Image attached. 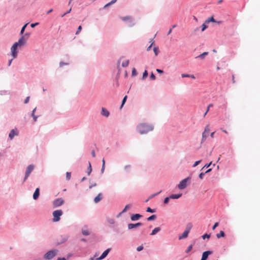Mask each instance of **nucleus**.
I'll use <instances>...</instances> for the list:
<instances>
[{
    "mask_svg": "<svg viewBox=\"0 0 260 260\" xmlns=\"http://www.w3.org/2000/svg\"><path fill=\"white\" fill-rule=\"evenodd\" d=\"M102 199V193H100L98 194V195L95 197L94 199V202L95 203H99Z\"/></svg>",
    "mask_w": 260,
    "mask_h": 260,
    "instance_id": "412c9836",
    "label": "nucleus"
},
{
    "mask_svg": "<svg viewBox=\"0 0 260 260\" xmlns=\"http://www.w3.org/2000/svg\"><path fill=\"white\" fill-rule=\"evenodd\" d=\"M205 174V172H201V173H200V174L199 175V178L201 179H202L203 178Z\"/></svg>",
    "mask_w": 260,
    "mask_h": 260,
    "instance_id": "13d9d810",
    "label": "nucleus"
},
{
    "mask_svg": "<svg viewBox=\"0 0 260 260\" xmlns=\"http://www.w3.org/2000/svg\"><path fill=\"white\" fill-rule=\"evenodd\" d=\"M107 221L109 223V224H114L115 223V220L113 218H107Z\"/></svg>",
    "mask_w": 260,
    "mask_h": 260,
    "instance_id": "ea45409f",
    "label": "nucleus"
},
{
    "mask_svg": "<svg viewBox=\"0 0 260 260\" xmlns=\"http://www.w3.org/2000/svg\"><path fill=\"white\" fill-rule=\"evenodd\" d=\"M105 169V167L102 166L101 170V174H103Z\"/></svg>",
    "mask_w": 260,
    "mask_h": 260,
    "instance_id": "338daca9",
    "label": "nucleus"
},
{
    "mask_svg": "<svg viewBox=\"0 0 260 260\" xmlns=\"http://www.w3.org/2000/svg\"><path fill=\"white\" fill-rule=\"evenodd\" d=\"M56 260H67L65 257H58Z\"/></svg>",
    "mask_w": 260,
    "mask_h": 260,
    "instance_id": "774afa93",
    "label": "nucleus"
},
{
    "mask_svg": "<svg viewBox=\"0 0 260 260\" xmlns=\"http://www.w3.org/2000/svg\"><path fill=\"white\" fill-rule=\"evenodd\" d=\"M117 1V0H112L110 2H109V3H107V4H106V5L104 6L103 9H107V8H108V7H109V6H110L111 5H113V4H115V3L116 2V1Z\"/></svg>",
    "mask_w": 260,
    "mask_h": 260,
    "instance_id": "393cba45",
    "label": "nucleus"
},
{
    "mask_svg": "<svg viewBox=\"0 0 260 260\" xmlns=\"http://www.w3.org/2000/svg\"><path fill=\"white\" fill-rule=\"evenodd\" d=\"M143 223L142 222H137L136 223H130L127 224V228L128 230H132L140 226H142Z\"/></svg>",
    "mask_w": 260,
    "mask_h": 260,
    "instance_id": "9d476101",
    "label": "nucleus"
},
{
    "mask_svg": "<svg viewBox=\"0 0 260 260\" xmlns=\"http://www.w3.org/2000/svg\"><path fill=\"white\" fill-rule=\"evenodd\" d=\"M69 238V236L67 234L61 235L60 238L58 239L57 242L56 243V245L58 246L65 243L68 240Z\"/></svg>",
    "mask_w": 260,
    "mask_h": 260,
    "instance_id": "6e6552de",
    "label": "nucleus"
},
{
    "mask_svg": "<svg viewBox=\"0 0 260 260\" xmlns=\"http://www.w3.org/2000/svg\"><path fill=\"white\" fill-rule=\"evenodd\" d=\"M120 18L123 21L128 22V26L129 27H132L135 25V22L131 16H126L121 17Z\"/></svg>",
    "mask_w": 260,
    "mask_h": 260,
    "instance_id": "39448f33",
    "label": "nucleus"
},
{
    "mask_svg": "<svg viewBox=\"0 0 260 260\" xmlns=\"http://www.w3.org/2000/svg\"><path fill=\"white\" fill-rule=\"evenodd\" d=\"M191 177L190 176H188L186 178L182 180L180 183L178 184V187L179 189L182 190L185 189L187 186V182L190 180Z\"/></svg>",
    "mask_w": 260,
    "mask_h": 260,
    "instance_id": "20e7f679",
    "label": "nucleus"
},
{
    "mask_svg": "<svg viewBox=\"0 0 260 260\" xmlns=\"http://www.w3.org/2000/svg\"><path fill=\"white\" fill-rule=\"evenodd\" d=\"M29 98H30L29 96H27L26 98V99H25V100L24 101V103L25 104H26L29 102Z\"/></svg>",
    "mask_w": 260,
    "mask_h": 260,
    "instance_id": "e2e57ef3",
    "label": "nucleus"
},
{
    "mask_svg": "<svg viewBox=\"0 0 260 260\" xmlns=\"http://www.w3.org/2000/svg\"><path fill=\"white\" fill-rule=\"evenodd\" d=\"M150 79L151 80H155L156 79V77L153 72H151L150 75Z\"/></svg>",
    "mask_w": 260,
    "mask_h": 260,
    "instance_id": "a18cd8bd",
    "label": "nucleus"
},
{
    "mask_svg": "<svg viewBox=\"0 0 260 260\" xmlns=\"http://www.w3.org/2000/svg\"><path fill=\"white\" fill-rule=\"evenodd\" d=\"M58 252V250L56 249L50 250L47 251L44 255V258L45 259L50 260L55 257Z\"/></svg>",
    "mask_w": 260,
    "mask_h": 260,
    "instance_id": "f03ea898",
    "label": "nucleus"
},
{
    "mask_svg": "<svg viewBox=\"0 0 260 260\" xmlns=\"http://www.w3.org/2000/svg\"><path fill=\"white\" fill-rule=\"evenodd\" d=\"M69 64L68 63H67V62H63V61H60L59 62V67H63V66H65V65H68Z\"/></svg>",
    "mask_w": 260,
    "mask_h": 260,
    "instance_id": "4d7b16f0",
    "label": "nucleus"
},
{
    "mask_svg": "<svg viewBox=\"0 0 260 260\" xmlns=\"http://www.w3.org/2000/svg\"><path fill=\"white\" fill-rule=\"evenodd\" d=\"M142 217V215L139 213L133 214L131 216V220L132 221H135L138 220L141 217Z\"/></svg>",
    "mask_w": 260,
    "mask_h": 260,
    "instance_id": "4468645a",
    "label": "nucleus"
},
{
    "mask_svg": "<svg viewBox=\"0 0 260 260\" xmlns=\"http://www.w3.org/2000/svg\"><path fill=\"white\" fill-rule=\"evenodd\" d=\"M25 44V40L24 36H21L18 42H15L14 44L18 48L21 47Z\"/></svg>",
    "mask_w": 260,
    "mask_h": 260,
    "instance_id": "1a4fd4ad",
    "label": "nucleus"
},
{
    "mask_svg": "<svg viewBox=\"0 0 260 260\" xmlns=\"http://www.w3.org/2000/svg\"><path fill=\"white\" fill-rule=\"evenodd\" d=\"M156 218V215L155 214H153V215L150 216L149 217H148L147 218V221H152V220L155 219Z\"/></svg>",
    "mask_w": 260,
    "mask_h": 260,
    "instance_id": "473e14b6",
    "label": "nucleus"
},
{
    "mask_svg": "<svg viewBox=\"0 0 260 260\" xmlns=\"http://www.w3.org/2000/svg\"><path fill=\"white\" fill-rule=\"evenodd\" d=\"M36 109H37V108L36 107V108H35V109H34L32 110V111H31V116H33L35 115V111H36Z\"/></svg>",
    "mask_w": 260,
    "mask_h": 260,
    "instance_id": "69168bd1",
    "label": "nucleus"
},
{
    "mask_svg": "<svg viewBox=\"0 0 260 260\" xmlns=\"http://www.w3.org/2000/svg\"><path fill=\"white\" fill-rule=\"evenodd\" d=\"M170 199H171L170 198V196L165 198L164 200V203L165 204H168V203L169 202Z\"/></svg>",
    "mask_w": 260,
    "mask_h": 260,
    "instance_id": "a19ab883",
    "label": "nucleus"
},
{
    "mask_svg": "<svg viewBox=\"0 0 260 260\" xmlns=\"http://www.w3.org/2000/svg\"><path fill=\"white\" fill-rule=\"evenodd\" d=\"M28 23H25L21 28V30H20V35H23L24 34V31H25V29L27 26V25L28 24Z\"/></svg>",
    "mask_w": 260,
    "mask_h": 260,
    "instance_id": "c756f323",
    "label": "nucleus"
},
{
    "mask_svg": "<svg viewBox=\"0 0 260 260\" xmlns=\"http://www.w3.org/2000/svg\"><path fill=\"white\" fill-rule=\"evenodd\" d=\"M188 231L185 230L183 234L179 236V239L181 240L187 238L188 237Z\"/></svg>",
    "mask_w": 260,
    "mask_h": 260,
    "instance_id": "a211bd4d",
    "label": "nucleus"
},
{
    "mask_svg": "<svg viewBox=\"0 0 260 260\" xmlns=\"http://www.w3.org/2000/svg\"><path fill=\"white\" fill-rule=\"evenodd\" d=\"M132 207V205L131 204H127L126 205L125 207L124 208V209L122 210V211H121V213H125L126 212L127 210H128L131 207Z\"/></svg>",
    "mask_w": 260,
    "mask_h": 260,
    "instance_id": "7c9ffc66",
    "label": "nucleus"
},
{
    "mask_svg": "<svg viewBox=\"0 0 260 260\" xmlns=\"http://www.w3.org/2000/svg\"><path fill=\"white\" fill-rule=\"evenodd\" d=\"M148 73L147 70H145L144 72L143 73V75L142 77V80H145L148 76Z\"/></svg>",
    "mask_w": 260,
    "mask_h": 260,
    "instance_id": "2f4dec72",
    "label": "nucleus"
},
{
    "mask_svg": "<svg viewBox=\"0 0 260 260\" xmlns=\"http://www.w3.org/2000/svg\"><path fill=\"white\" fill-rule=\"evenodd\" d=\"M128 64H129V60H126L122 62L121 66L122 67L125 68L128 66Z\"/></svg>",
    "mask_w": 260,
    "mask_h": 260,
    "instance_id": "e433bc0d",
    "label": "nucleus"
},
{
    "mask_svg": "<svg viewBox=\"0 0 260 260\" xmlns=\"http://www.w3.org/2000/svg\"><path fill=\"white\" fill-rule=\"evenodd\" d=\"M18 135V132L17 131H15L14 129H12L11 130L9 134V138L11 140H12L15 136H17Z\"/></svg>",
    "mask_w": 260,
    "mask_h": 260,
    "instance_id": "2eb2a0df",
    "label": "nucleus"
},
{
    "mask_svg": "<svg viewBox=\"0 0 260 260\" xmlns=\"http://www.w3.org/2000/svg\"><path fill=\"white\" fill-rule=\"evenodd\" d=\"M101 114L106 117H108L110 115V112L105 108L103 107L101 110Z\"/></svg>",
    "mask_w": 260,
    "mask_h": 260,
    "instance_id": "f3484780",
    "label": "nucleus"
},
{
    "mask_svg": "<svg viewBox=\"0 0 260 260\" xmlns=\"http://www.w3.org/2000/svg\"><path fill=\"white\" fill-rule=\"evenodd\" d=\"M182 193H177V194H172L170 195V198L171 199H178L182 196Z\"/></svg>",
    "mask_w": 260,
    "mask_h": 260,
    "instance_id": "aec40b11",
    "label": "nucleus"
},
{
    "mask_svg": "<svg viewBox=\"0 0 260 260\" xmlns=\"http://www.w3.org/2000/svg\"><path fill=\"white\" fill-rule=\"evenodd\" d=\"M181 77L182 78H191V79H194L196 78L195 76L193 74H182Z\"/></svg>",
    "mask_w": 260,
    "mask_h": 260,
    "instance_id": "5701e85b",
    "label": "nucleus"
},
{
    "mask_svg": "<svg viewBox=\"0 0 260 260\" xmlns=\"http://www.w3.org/2000/svg\"><path fill=\"white\" fill-rule=\"evenodd\" d=\"M143 249H144V247H143V245H140V246L137 247V250L139 252V251H142Z\"/></svg>",
    "mask_w": 260,
    "mask_h": 260,
    "instance_id": "5fc2aeb1",
    "label": "nucleus"
},
{
    "mask_svg": "<svg viewBox=\"0 0 260 260\" xmlns=\"http://www.w3.org/2000/svg\"><path fill=\"white\" fill-rule=\"evenodd\" d=\"M82 234L84 236H88L90 235V233L87 230L82 229Z\"/></svg>",
    "mask_w": 260,
    "mask_h": 260,
    "instance_id": "c9c22d12",
    "label": "nucleus"
},
{
    "mask_svg": "<svg viewBox=\"0 0 260 260\" xmlns=\"http://www.w3.org/2000/svg\"><path fill=\"white\" fill-rule=\"evenodd\" d=\"M32 118H33V120L35 122H36L37 121V119H38V118L39 117V116H37V115H34L33 116H32Z\"/></svg>",
    "mask_w": 260,
    "mask_h": 260,
    "instance_id": "0e129e2a",
    "label": "nucleus"
},
{
    "mask_svg": "<svg viewBox=\"0 0 260 260\" xmlns=\"http://www.w3.org/2000/svg\"><path fill=\"white\" fill-rule=\"evenodd\" d=\"M131 168V166L129 165H125L124 167V170L127 172H129Z\"/></svg>",
    "mask_w": 260,
    "mask_h": 260,
    "instance_id": "c03bdc74",
    "label": "nucleus"
},
{
    "mask_svg": "<svg viewBox=\"0 0 260 260\" xmlns=\"http://www.w3.org/2000/svg\"><path fill=\"white\" fill-rule=\"evenodd\" d=\"M111 248H108L106 250H105L102 254L101 255V256L98 258H96V260H102L105 258L108 254V253L111 251Z\"/></svg>",
    "mask_w": 260,
    "mask_h": 260,
    "instance_id": "9b49d317",
    "label": "nucleus"
},
{
    "mask_svg": "<svg viewBox=\"0 0 260 260\" xmlns=\"http://www.w3.org/2000/svg\"><path fill=\"white\" fill-rule=\"evenodd\" d=\"M225 236V234L223 231H220L219 233L217 234L216 237L217 238H220L221 237H224Z\"/></svg>",
    "mask_w": 260,
    "mask_h": 260,
    "instance_id": "c85d7f7f",
    "label": "nucleus"
},
{
    "mask_svg": "<svg viewBox=\"0 0 260 260\" xmlns=\"http://www.w3.org/2000/svg\"><path fill=\"white\" fill-rule=\"evenodd\" d=\"M192 228V224L191 223H189L187 224L185 230H188V233H189L190 229Z\"/></svg>",
    "mask_w": 260,
    "mask_h": 260,
    "instance_id": "79ce46f5",
    "label": "nucleus"
},
{
    "mask_svg": "<svg viewBox=\"0 0 260 260\" xmlns=\"http://www.w3.org/2000/svg\"><path fill=\"white\" fill-rule=\"evenodd\" d=\"M92 172L91 165L90 161H88V167L87 168V174L88 175H90Z\"/></svg>",
    "mask_w": 260,
    "mask_h": 260,
    "instance_id": "cd10ccee",
    "label": "nucleus"
},
{
    "mask_svg": "<svg viewBox=\"0 0 260 260\" xmlns=\"http://www.w3.org/2000/svg\"><path fill=\"white\" fill-rule=\"evenodd\" d=\"M210 237V234H204L203 236H202V238L203 239H205L206 238H209Z\"/></svg>",
    "mask_w": 260,
    "mask_h": 260,
    "instance_id": "09e8293b",
    "label": "nucleus"
},
{
    "mask_svg": "<svg viewBox=\"0 0 260 260\" xmlns=\"http://www.w3.org/2000/svg\"><path fill=\"white\" fill-rule=\"evenodd\" d=\"M71 11H72V7L70 8V9L69 10H68L66 12H64V13L60 15L61 17H63L67 14H69L71 12Z\"/></svg>",
    "mask_w": 260,
    "mask_h": 260,
    "instance_id": "58836bf2",
    "label": "nucleus"
},
{
    "mask_svg": "<svg viewBox=\"0 0 260 260\" xmlns=\"http://www.w3.org/2000/svg\"><path fill=\"white\" fill-rule=\"evenodd\" d=\"M161 230V229L160 227H156L150 233L151 236H153L156 235L158 232H159Z\"/></svg>",
    "mask_w": 260,
    "mask_h": 260,
    "instance_id": "6ab92c4d",
    "label": "nucleus"
},
{
    "mask_svg": "<svg viewBox=\"0 0 260 260\" xmlns=\"http://www.w3.org/2000/svg\"><path fill=\"white\" fill-rule=\"evenodd\" d=\"M82 29V26L79 25L77 28L76 32V35H78L81 31Z\"/></svg>",
    "mask_w": 260,
    "mask_h": 260,
    "instance_id": "de8ad7c7",
    "label": "nucleus"
},
{
    "mask_svg": "<svg viewBox=\"0 0 260 260\" xmlns=\"http://www.w3.org/2000/svg\"><path fill=\"white\" fill-rule=\"evenodd\" d=\"M208 135H209L208 134H207L206 133L204 132H203L202 138V140H201V145L204 142V141H205V140L208 137Z\"/></svg>",
    "mask_w": 260,
    "mask_h": 260,
    "instance_id": "b1692460",
    "label": "nucleus"
},
{
    "mask_svg": "<svg viewBox=\"0 0 260 260\" xmlns=\"http://www.w3.org/2000/svg\"><path fill=\"white\" fill-rule=\"evenodd\" d=\"M127 95H125L123 97V99L122 100V102H121V105L120 106V109H121L123 108L124 105L125 104V102H126V101L127 100Z\"/></svg>",
    "mask_w": 260,
    "mask_h": 260,
    "instance_id": "a878e982",
    "label": "nucleus"
},
{
    "mask_svg": "<svg viewBox=\"0 0 260 260\" xmlns=\"http://www.w3.org/2000/svg\"><path fill=\"white\" fill-rule=\"evenodd\" d=\"M151 41L152 42V43H151V44H150V45L147 47V51H149V50L151 49V47H152V45L153 44V43H154V42L153 41V39H151Z\"/></svg>",
    "mask_w": 260,
    "mask_h": 260,
    "instance_id": "8fccbe9b",
    "label": "nucleus"
},
{
    "mask_svg": "<svg viewBox=\"0 0 260 260\" xmlns=\"http://www.w3.org/2000/svg\"><path fill=\"white\" fill-rule=\"evenodd\" d=\"M210 22H216V20L214 18L213 16L209 17L208 19L206 20L205 23H209Z\"/></svg>",
    "mask_w": 260,
    "mask_h": 260,
    "instance_id": "bb28decb",
    "label": "nucleus"
},
{
    "mask_svg": "<svg viewBox=\"0 0 260 260\" xmlns=\"http://www.w3.org/2000/svg\"><path fill=\"white\" fill-rule=\"evenodd\" d=\"M153 51L155 54V55L157 56L159 52V48L158 47H154L153 48Z\"/></svg>",
    "mask_w": 260,
    "mask_h": 260,
    "instance_id": "f704fd0d",
    "label": "nucleus"
},
{
    "mask_svg": "<svg viewBox=\"0 0 260 260\" xmlns=\"http://www.w3.org/2000/svg\"><path fill=\"white\" fill-rule=\"evenodd\" d=\"M219 225V223L216 222L214 223V224L213 225L212 229L213 230H214L216 227H217Z\"/></svg>",
    "mask_w": 260,
    "mask_h": 260,
    "instance_id": "052dcab7",
    "label": "nucleus"
},
{
    "mask_svg": "<svg viewBox=\"0 0 260 260\" xmlns=\"http://www.w3.org/2000/svg\"><path fill=\"white\" fill-rule=\"evenodd\" d=\"M192 245L191 244L187 247V249L186 250V251H185L186 253L189 252L192 249Z\"/></svg>",
    "mask_w": 260,
    "mask_h": 260,
    "instance_id": "6e6d98bb",
    "label": "nucleus"
},
{
    "mask_svg": "<svg viewBox=\"0 0 260 260\" xmlns=\"http://www.w3.org/2000/svg\"><path fill=\"white\" fill-rule=\"evenodd\" d=\"M213 253L212 251L207 250L202 253V256L201 260H207L209 255Z\"/></svg>",
    "mask_w": 260,
    "mask_h": 260,
    "instance_id": "ddd939ff",
    "label": "nucleus"
},
{
    "mask_svg": "<svg viewBox=\"0 0 260 260\" xmlns=\"http://www.w3.org/2000/svg\"><path fill=\"white\" fill-rule=\"evenodd\" d=\"M40 196V189L39 188H37L35 189V191L33 194V199L35 200H37Z\"/></svg>",
    "mask_w": 260,
    "mask_h": 260,
    "instance_id": "dca6fc26",
    "label": "nucleus"
},
{
    "mask_svg": "<svg viewBox=\"0 0 260 260\" xmlns=\"http://www.w3.org/2000/svg\"><path fill=\"white\" fill-rule=\"evenodd\" d=\"M17 48H18L14 44H13L11 48V55L14 58H16L17 56Z\"/></svg>",
    "mask_w": 260,
    "mask_h": 260,
    "instance_id": "f8f14e48",
    "label": "nucleus"
},
{
    "mask_svg": "<svg viewBox=\"0 0 260 260\" xmlns=\"http://www.w3.org/2000/svg\"><path fill=\"white\" fill-rule=\"evenodd\" d=\"M71 173L67 172L66 173V179L67 180H69L71 179Z\"/></svg>",
    "mask_w": 260,
    "mask_h": 260,
    "instance_id": "37998d69",
    "label": "nucleus"
},
{
    "mask_svg": "<svg viewBox=\"0 0 260 260\" xmlns=\"http://www.w3.org/2000/svg\"><path fill=\"white\" fill-rule=\"evenodd\" d=\"M156 72L160 74H163L164 73V71L162 70H161V69H156Z\"/></svg>",
    "mask_w": 260,
    "mask_h": 260,
    "instance_id": "680f3d73",
    "label": "nucleus"
},
{
    "mask_svg": "<svg viewBox=\"0 0 260 260\" xmlns=\"http://www.w3.org/2000/svg\"><path fill=\"white\" fill-rule=\"evenodd\" d=\"M207 23H205V22L202 25L201 27H202V28H201V31H204L207 27H208V26L207 25Z\"/></svg>",
    "mask_w": 260,
    "mask_h": 260,
    "instance_id": "4c0bfd02",
    "label": "nucleus"
},
{
    "mask_svg": "<svg viewBox=\"0 0 260 260\" xmlns=\"http://www.w3.org/2000/svg\"><path fill=\"white\" fill-rule=\"evenodd\" d=\"M137 75V70L135 68H133L132 69V75L133 76H135Z\"/></svg>",
    "mask_w": 260,
    "mask_h": 260,
    "instance_id": "49530a36",
    "label": "nucleus"
},
{
    "mask_svg": "<svg viewBox=\"0 0 260 260\" xmlns=\"http://www.w3.org/2000/svg\"><path fill=\"white\" fill-rule=\"evenodd\" d=\"M136 131L141 135H145L154 129V125L151 123L141 122L136 128Z\"/></svg>",
    "mask_w": 260,
    "mask_h": 260,
    "instance_id": "f257e3e1",
    "label": "nucleus"
},
{
    "mask_svg": "<svg viewBox=\"0 0 260 260\" xmlns=\"http://www.w3.org/2000/svg\"><path fill=\"white\" fill-rule=\"evenodd\" d=\"M64 203V201L62 198H57L53 201V203H52L53 207L54 208H57V207H60L61 205H62Z\"/></svg>",
    "mask_w": 260,
    "mask_h": 260,
    "instance_id": "0eeeda50",
    "label": "nucleus"
},
{
    "mask_svg": "<svg viewBox=\"0 0 260 260\" xmlns=\"http://www.w3.org/2000/svg\"><path fill=\"white\" fill-rule=\"evenodd\" d=\"M39 22H35V23H31L30 27H32V28H34L35 26H36L38 25H39Z\"/></svg>",
    "mask_w": 260,
    "mask_h": 260,
    "instance_id": "bf43d9fd",
    "label": "nucleus"
},
{
    "mask_svg": "<svg viewBox=\"0 0 260 260\" xmlns=\"http://www.w3.org/2000/svg\"><path fill=\"white\" fill-rule=\"evenodd\" d=\"M212 162L210 161L209 163L206 164L202 169L203 170L204 168H208L211 165Z\"/></svg>",
    "mask_w": 260,
    "mask_h": 260,
    "instance_id": "3c124183",
    "label": "nucleus"
},
{
    "mask_svg": "<svg viewBox=\"0 0 260 260\" xmlns=\"http://www.w3.org/2000/svg\"><path fill=\"white\" fill-rule=\"evenodd\" d=\"M146 211L153 213L156 212V210L155 209H151L150 207H148L146 208Z\"/></svg>",
    "mask_w": 260,
    "mask_h": 260,
    "instance_id": "72a5a7b5",
    "label": "nucleus"
},
{
    "mask_svg": "<svg viewBox=\"0 0 260 260\" xmlns=\"http://www.w3.org/2000/svg\"><path fill=\"white\" fill-rule=\"evenodd\" d=\"M201 160H197V161H195V162L193 164L192 167H196L198 165H199L201 163Z\"/></svg>",
    "mask_w": 260,
    "mask_h": 260,
    "instance_id": "864d4df0",
    "label": "nucleus"
},
{
    "mask_svg": "<svg viewBox=\"0 0 260 260\" xmlns=\"http://www.w3.org/2000/svg\"><path fill=\"white\" fill-rule=\"evenodd\" d=\"M35 168V166L34 165H29L26 168V170L25 173V176L23 179V182H25L30 175V173L32 172Z\"/></svg>",
    "mask_w": 260,
    "mask_h": 260,
    "instance_id": "423d86ee",
    "label": "nucleus"
},
{
    "mask_svg": "<svg viewBox=\"0 0 260 260\" xmlns=\"http://www.w3.org/2000/svg\"><path fill=\"white\" fill-rule=\"evenodd\" d=\"M208 54V52H204L203 53L200 54L199 55L196 57V58H200L201 59H204L206 56Z\"/></svg>",
    "mask_w": 260,
    "mask_h": 260,
    "instance_id": "4be33fe9",
    "label": "nucleus"
},
{
    "mask_svg": "<svg viewBox=\"0 0 260 260\" xmlns=\"http://www.w3.org/2000/svg\"><path fill=\"white\" fill-rule=\"evenodd\" d=\"M204 132H205V133H206L207 134H209V132H210V129H209V128L208 125H207V126L205 127Z\"/></svg>",
    "mask_w": 260,
    "mask_h": 260,
    "instance_id": "603ef678",
    "label": "nucleus"
},
{
    "mask_svg": "<svg viewBox=\"0 0 260 260\" xmlns=\"http://www.w3.org/2000/svg\"><path fill=\"white\" fill-rule=\"evenodd\" d=\"M63 214V212L61 210H56L53 212L52 215L53 216V221L57 222L60 220V216Z\"/></svg>",
    "mask_w": 260,
    "mask_h": 260,
    "instance_id": "7ed1b4c3",
    "label": "nucleus"
}]
</instances>
